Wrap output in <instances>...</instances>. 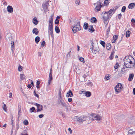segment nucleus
Listing matches in <instances>:
<instances>
[{
  "instance_id": "f257e3e1",
  "label": "nucleus",
  "mask_w": 135,
  "mask_h": 135,
  "mask_svg": "<svg viewBox=\"0 0 135 135\" xmlns=\"http://www.w3.org/2000/svg\"><path fill=\"white\" fill-rule=\"evenodd\" d=\"M116 8L111 9L108 12H105L103 16V21L104 24H105V26H107L108 23V19L110 18L116 10Z\"/></svg>"
},
{
  "instance_id": "f03ea898",
  "label": "nucleus",
  "mask_w": 135,
  "mask_h": 135,
  "mask_svg": "<svg viewBox=\"0 0 135 135\" xmlns=\"http://www.w3.org/2000/svg\"><path fill=\"white\" fill-rule=\"evenodd\" d=\"M54 15L53 14L49 20L48 32L49 33V37L50 35L51 37L53 36V19Z\"/></svg>"
},
{
  "instance_id": "7ed1b4c3",
  "label": "nucleus",
  "mask_w": 135,
  "mask_h": 135,
  "mask_svg": "<svg viewBox=\"0 0 135 135\" xmlns=\"http://www.w3.org/2000/svg\"><path fill=\"white\" fill-rule=\"evenodd\" d=\"M124 65L127 68H130L134 66V64H133L131 60L128 57H125L124 59Z\"/></svg>"
},
{
  "instance_id": "20e7f679",
  "label": "nucleus",
  "mask_w": 135,
  "mask_h": 135,
  "mask_svg": "<svg viewBox=\"0 0 135 135\" xmlns=\"http://www.w3.org/2000/svg\"><path fill=\"white\" fill-rule=\"evenodd\" d=\"M91 45L90 46V49L93 55H95L98 54L99 50L98 47H94L93 44L94 43L93 41H91Z\"/></svg>"
},
{
  "instance_id": "39448f33",
  "label": "nucleus",
  "mask_w": 135,
  "mask_h": 135,
  "mask_svg": "<svg viewBox=\"0 0 135 135\" xmlns=\"http://www.w3.org/2000/svg\"><path fill=\"white\" fill-rule=\"evenodd\" d=\"M123 88L122 84L120 83H118L115 87V89L116 94L120 93L121 91Z\"/></svg>"
},
{
  "instance_id": "423d86ee",
  "label": "nucleus",
  "mask_w": 135,
  "mask_h": 135,
  "mask_svg": "<svg viewBox=\"0 0 135 135\" xmlns=\"http://www.w3.org/2000/svg\"><path fill=\"white\" fill-rule=\"evenodd\" d=\"M90 118L89 116H81L80 117L77 118V120L80 122H81L85 120H89Z\"/></svg>"
},
{
  "instance_id": "0eeeda50",
  "label": "nucleus",
  "mask_w": 135,
  "mask_h": 135,
  "mask_svg": "<svg viewBox=\"0 0 135 135\" xmlns=\"http://www.w3.org/2000/svg\"><path fill=\"white\" fill-rule=\"evenodd\" d=\"M71 25L72 26H80V21L77 18H75L73 19L72 21H71Z\"/></svg>"
},
{
  "instance_id": "6e6552de",
  "label": "nucleus",
  "mask_w": 135,
  "mask_h": 135,
  "mask_svg": "<svg viewBox=\"0 0 135 135\" xmlns=\"http://www.w3.org/2000/svg\"><path fill=\"white\" fill-rule=\"evenodd\" d=\"M72 30L74 33H76L77 31H79L81 29L80 26H72Z\"/></svg>"
},
{
  "instance_id": "1a4fd4ad",
  "label": "nucleus",
  "mask_w": 135,
  "mask_h": 135,
  "mask_svg": "<svg viewBox=\"0 0 135 135\" xmlns=\"http://www.w3.org/2000/svg\"><path fill=\"white\" fill-rule=\"evenodd\" d=\"M58 102L59 104L61 105L62 107H66V103L62 98H58Z\"/></svg>"
},
{
  "instance_id": "9d476101",
  "label": "nucleus",
  "mask_w": 135,
  "mask_h": 135,
  "mask_svg": "<svg viewBox=\"0 0 135 135\" xmlns=\"http://www.w3.org/2000/svg\"><path fill=\"white\" fill-rule=\"evenodd\" d=\"M52 68H51L50 70V72L49 74V78L48 80V86L50 85V83L52 82Z\"/></svg>"
},
{
  "instance_id": "9b49d317",
  "label": "nucleus",
  "mask_w": 135,
  "mask_h": 135,
  "mask_svg": "<svg viewBox=\"0 0 135 135\" xmlns=\"http://www.w3.org/2000/svg\"><path fill=\"white\" fill-rule=\"evenodd\" d=\"M102 118V117L98 115L95 114L93 116V120H99Z\"/></svg>"
},
{
  "instance_id": "f8f14e48",
  "label": "nucleus",
  "mask_w": 135,
  "mask_h": 135,
  "mask_svg": "<svg viewBox=\"0 0 135 135\" xmlns=\"http://www.w3.org/2000/svg\"><path fill=\"white\" fill-rule=\"evenodd\" d=\"M35 105H36L37 107V112H39L42 110L43 106L42 105L36 103Z\"/></svg>"
},
{
  "instance_id": "ddd939ff",
  "label": "nucleus",
  "mask_w": 135,
  "mask_h": 135,
  "mask_svg": "<svg viewBox=\"0 0 135 135\" xmlns=\"http://www.w3.org/2000/svg\"><path fill=\"white\" fill-rule=\"evenodd\" d=\"M48 4L47 2L43 4L42 7L45 11H47L48 9Z\"/></svg>"
},
{
  "instance_id": "4468645a",
  "label": "nucleus",
  "mask_w": 135,
  "mask_h": 135,
  "mask_svg": "<svg viewBox=\"0 0 135 135\" xmlns=\"http://www.w3.org/2000/svg\"><path fill=\"white\" fill-rule=\"evenodd\" d=\"M7 11L9 13H11L13 12V9L12 6H8L7 7Z\"/></svg>"
},
{
  "instance_id": "2eb2a0df",
  "label": "nucleus",
  "mask_w": 135,
  "mask_h": 135,
  "mask_svg": "<svg viewBox=\"0 0 135 135\" xmlns=\"http://www.w3.org/2000/svg\"><path fill=\"white\" fill-rule=\"evenodd\" d=\"M102 7V6H100L99 5H97L94 9L95 11L97 12L99 11L100 10V8Z\"/></svg>"
},
{
  "instance_id": "dca6fc26",
  "label": "nucleus",
  "mask_w": 135,
  "mask_h": 135,
  "mask_svg": "<svg viewBox=\"0 0 135 135\" xmlns=\"http://www.w3.org/2000/svg\"><path fill=\"white\" fill-rule=\"evenodd\" d=\"M73 96V94L70 90H69L68 92L67 93L66 95V97H72Z\"/></svg>"
},
{
  "instance_id": "f3484780",
  "label": "nucleus",
  "mask_w": 135,
  "mask_h": 135,
  "mask_svg": "<svg viewBox=\"0 0 135 135\" xmlns=\"http://www.w3.org/2000/svg\"><path fill=\"white\" fill-rule=\"evenodd\" d=\"M32 32L35 35H37L38 33V31L37 29L36 28H33L32 30Z\"/></svg>"
},
{
  "instance_id": "a211bd4d",
  "label": "nucleus",
  "mask_w": 135,
  "mask_h": 135,
  "mask_svg": "<svg viewBox=\"0 0 135 135\" xmlns=\"http://www.w3.org/2000/svg\"><path fill=\"white\" fill-rule=\"evenodd\" d=\"M135 6V4L134 3H131L129 4L128 6V8L129 9H132Z\"/></svg>"
},
{
  "instance_id": "6ab92c4d",
  "label": "nucleus",
  "mask_w": 135,
  "mask_h": 135,
  "mask_svg": "<svg viewBox=\"0 0 135 135\" xmlns=\"http://www.w3.org/2000/svg\"><path fill=\"white\" fill-rule=\"evenodd\" d=\"M38 21L37 20L36 17H34L33 19V23L35 25H37Z\"/></svg>"
},
{
  "instance_id": "aec40b11",
  "label": "nucleus",
  "mask_w": 135,
  "mask_h": 135,
  "mask_svg": "<svg viewBox=\"0 0 135 135\" xmlns=\"http://www.w3.org/2000/svg\"><path fill=\"white\" fill-rule=\"evenodd\" d=\"M84 94H85L86 97H90L91 95V93L89 91H85Z\"/></svg>"
},
{
  "instance_id": "412c9836",
  "label": "nucleus",
  "mask_w": 135,
  "mask_h": 135,
  "mask_svg": "<svg viewBox=\"0 0 135 135\" xmlns=\"http://www.w3.org/2000/svg\"><path fill=\"white\" fill-rule=\"evenodd\" d=\"M134 77V74H130L128 78V80L129 81H131Z\"/></svg>"
},
{
  "instance_id": "4be33fe9",
  "label": "nucleus",
  "mask_w": 135,
  "mask_h": 135,
  "mask_svg": "<svg viewBox=\"0 0 135 135\" xmlns=\"http://www.w3.org/2000/svg\"><path fill=\"white\" fill-rule=\"evenodd\" d=\"M89 29L90 30L89 32H93L94 31V29L93 28L92 25L90 26H89Z\"/></svg>"
},
{
  "instance_id": "5701e85b",
  "label": "nucleus",
  "mask_w": 135,
  "mask_h": 135,
  "mask_svg": "<svg viewBox=\"0 0 135 135\" xmlns=\"http://www.w3.org/2000/svg\"><path fill=\"white\" fill-rule=\"evenodd\" d=\"M91 21L93 23H96L97 22V20L95 17H93L91 18Z\"/></svg>"
},
{
  "instance_id": "b1692460",
  "label": "nucleus",
  "mask_w": 135,
  "mask_h": 135,
  "mask_svg": "<svg viewBox=\"0 0 135 135\" xmlns=\"http://www.w3.org/2000/svg\"><path fill=\"white\" fill-rule=\"evenodd\" d=\"M111 47V46L109 43H108L106 45V48L107 50H109Z\"/></svg>"
},
{
  "instance_id": "393cba45",
  "label": "nucleus",
  "mask_w": 135,
  "mask_h": 135,
  "mask_svg": "<svg viewBox=\"0 0 135 135\" xmlns=\"http://www.w3.org/2000/svg\"><path fill=\"white\" fill-rule=\"evenodd\" d=\"M20 79L22 80H24L25 79V76L24 74H21L20 75Z\"/></svg>"
},
{
  "instance_id": "a878e982",
  "label": "nucleus",
  "mask_w": 135,
  "mask_h": 135,
  "mask_svg": "<svg viewBox=\"0 0 135 135\" xmlns=\"http://www.w3.org/2000/svg\"><path fill=\"white\" fill-rule=\"evenodd\" d=\"M40 40V37L38 36H37L36 37L35 39V41L37 44L38 43V42Z\"/></svg>"
},
{
  "instance_id": "bb28decb",
  "label": "nucleus",
  "mask_w": 135,
  "mask_h": 135,
  "mask_svg": "<svg viewBox=\"0 0 135 135\" xmlns=\"http://www.w3.org/2000/svg\"><path fill=\"white\" fill-rule=\"evenodd\" d=\"M131 32L129 31H127L126 32V37H129L130 35Z\"/></svg>"
},
{
  "instance_id": "cd10ccee",
  "label": "nucleus",
  "mask_w": 135,
  "mask_h": 135,
  "mask_svg": "<svg viewBox=\"0 0 135 135\" xmlns=\"http://www.w3.org/2000/svg\"><path fill=\"white\" fill-rule=\"evenodd\" d=\"M55 30L56 32L57 33H59L60 32V30L59 27H57V26H55Z\"/></svg>"
},
{
  "instance_id": "c85d7f7f",
  "label": "nucleus",
  "mask_w": 135,
  "mask_h": 135,
  "mask_svg": "<svg viewBox=\"0 0 135 135\" xmlns=\"http://www.w3.org/2000/svg\"><path fill=\"white\" fill-rule=\"evenodd\" d=\"M88 26V25L87 23H85L84 24V28L85 29H87Z\"/></svg>"
},
{
  "instance_id": "c756f323",
  "label": "nucleus",
  "mask_w": 135,
  "mask_h": 135,
  "mask_svg": "<svg viewBox=\"0 0 135 135\" xmlns=\"http://www.w3.org/2000/svg\"><path fill=\"white\" fill-rule=\"evenodd\" d=\"M100 43L104 48L105 47V43L104 41L101 40L100 41Z\"/></svg>"
},
{
  "instance_id": "7c9ffc66",
  "label": "nucleus",
  "mask_w": 135,
  "mask_h": 135,
  "mask_svg": "<svg viewBox=\"0 0 135 135\" xmlns=\"http://www.w3.org/2000/svg\"><path fill=\"white\" fill-rule=\"evenodd\" d=\"M59 98H61L62 97L61 96V90L60 87L59 89Z\"/></svg>"
},
{
  "instance_id": "2f4dec72",
  "label": "nucleus",
  "mask_w": 135,
  "mask_h": 135,
  "mask_svg": "<svg viewBox=\"0 0 135 135\" xmlns=\"http://www.w3.org/2000/svg\"><path fill=\"white\" fill-rule=\"evenodd\" d=\"M114 53V51H113V52L111 53L110 57L111 60L112 59H113V55Z\"/></svg>"
},
{
  "instance_id": "473e14b6",
  "label": "nucleus",
  "mask_w": 135,
  "mask_h": 135,
  "mask_svg": "<svg viewBox=\"0 0 135 135\" xmlns=\"http://www.w3.org/2000/svg\"><path fill=\"white\" fill-rule=\"evenodd\" d=\"M79 60L81 62H82L83 63H84L85 62V61H84V59L82 57H80L79 58Z\"/></svg>"
},
{
  "instance_id": "72a5a7b5",
  "label": "nucleus",
  "mask_w": 135,
  "mask_h": 135,
  "mask_svg": "<svg viewBox=\"0 0 135 135\" xmlns=\"http://www.w3.org/2000/svg\"><path fill=\"white\" fill-rule=\"evenodd\" d=\"M28 122L27 120L25 119L23 121V124L25 125H27L28 124Z\"/></svg>"
},
{
  "instance_id": "f704fd0d",
  "label": "nucleus",
  "mask_w": 135,
  "mask_h": 135,
  "mask_svg": "<svg viewBox=\"0 0 135 135\" xmlns=\"http://www.w3.org/2000/svg\"><path fill=\"white\" fill-rule=\"evenodd\" d=\"M119 66V64L118 63H117L115 65L114 68L115 69H115H117L118 67Z\"/></svg>"
},
{
  "instance_id": "c9c22d12",
  "label": "nucleus",
  "mask_w": 135,
  "mask_h": 135,
  "mask_svg": "<svg viewBox=\"0 0 135 135\" xmlns=\"http://www.w3.org/2000/svg\"><path fill=\"white\" fill-rule=\"evenodd\" d=\"M35 109V108L34 107H32V108H31L30 109V112H33Z\"/></svg>"
},
{
  "instance_id": "e433bc0d",
  "label": "nucleus",
  "mask_w": 135,
  "mask_h": 135,
  "mask_svg": "<svg viewBox=\"0 0 135 135\" xmlns=\"http://www.w3.org/2000/svg\"><path fill=\"white\" fill-rule=\"evenodd\" d=\"M122 73H121V72L120 71L119 73H118V75L116 76L117 78H119L120 77H121L122 75Z\"/></svg>"
},
{
  "instance_id": "4c0bfd02",
  "label": "nucleus",
  "mask_w": 135,
  "mask_h": 135,
  "mask_svg": "<svg viewBox=\"0 0 135 135\" xmlns=\"http://www.w3.org/2000/svg\"><path fill=\"white\" fill-rule=\"evenodd\" d=\"M122 73H121V72L120 71L119 73H118V75L116 76L117 78H119L120 77H121L122 75Z\"/></svg>"
},
{
  "instance_id": "58836bf2",
  "label": "nucleus",
  "mask_w": 135,
  "mask_h": 135,
  "mask_svg": "<svg viewBox=\"0 0 135 135\" xmlns=\"http://www.w3.org/2000/svg\"><path fill=\"white\" fill-rule=\"evenodd\" d=\"M3 109L4 110L5 112H6L7 107L6 106V105L4 104L3 106Z\"/></svg>"
},
{
  "instance_id": "ea45409f",
  "label": "nucleus",
  "mask_w": 135,
  "mask_h": 135,
  "mask_svg": "<svg viewBox=\"0 0 135 135\" xmlns=\"http://www.w3.org/2000/svg\"><path fill=\"white\" fill-rule=\"evenodd\" d=\"M110 26H109L107 30V35H108L109 32H110Z\"/></svg>"
},
{
  "instance_id": "a19ab883",
  "label": "nucleus",
  "mask_w": 135,
  "mask_h": 135,
  "mask_svg": "<svg viewBox=\"0 0 135 135\" xmlns=\"http://www.w3.org/2000/svg\"><path fill=\"white\" fill-rule=\"evenodd\" d=\"M22 67L21 65H19L18 67V71H22Z\"/></svg>"
},
{
  "instance_id": "79ce46f5",
  "label": "nucleus",
  "mask_w": 135,
  "mask_h": 135,
  "mask_svg": "<svg viewBox=\"0 0 135 135\" xmlns=\"http://www.w3.org/2000/svg\"><path fill=\"white\" fill-rule=\"evenodd\" d=\"M126 7L125 6H124L122 7L121 11L122 12H124L125 11V10L126 9Z\"/></svg>"
},
{
  "instance_id": "37998d69",
  "label": "nucleus",
  "mask_w": 135,
  "mask_h": 135,
  "mask_svg": "<svg viewBox=\"0 0 135 135\" xmlns=\"http://www.w3.org/2000/svg\"><path fill=\"white\" fill-rule=\"evenodd\" d=\"M75 3L76 4H77L78 5H79L80 3V0H76L75 1Z\"/></svg>"
},
{
  "instance_id": "c03bdc74",
  "label": "nucleus",
  "mask_w": 135,
  "mask_h": 135,
  "mask_svg": "<svg viewBox=\"0 0 135 135\" xmlns=\"http://www.w3.org/2000/svg\"><path fill=\"white\" fill-rule=\"evenodd\" d=\"M118 37V36L117 35H115L113 36V38L114 40H115L117 39Z\"/></svg>"
},
{
  "instance_id": "a18cd8bd",
  "label": "nucleus",
  "mask_w": 135,
  "mask_h": 135,
  "mask_svg": "<svg viewBox=\"0 0 135 135\" xmlns=\"http://www.w3.org/2000/svg\"><path fill=\"white\" fill-rule=\"evenodd\" d=\"M71 51L68 52V54L66 55V57L67 58H69L70 57V55Z\"/></svg>"
},
{
  "instance_id": "49530a36",
  "label": "nucleus",
  "mask_w": 135,
  "mask_h": 135,
  "mask_svg": "<svg viewBox=\"0 0 135 135\" xmlns=\"http://www.w3.org/2000/svg\"><path fill=\"white\" fill-rule=\"evenodd\" d=\"M104 3L106 5H107L109 4L108 1L105 0L104 2Z\"/></svg>"
},
{
  "instance_id": "de8ad7c7",
  "label": "nucleus",
  "mask_w": 135,
  "mask_h": 135,
  "mask_svg": "<svg viewBox=\"0 0 135 135\" xmlns=\"http://www.w3.org/2000/svg\"><path fill=\"white\" fill-rule=\"evenodd\" d=\"M11 48H12L14 47V41H12L11 43Z\"/></svg>"
},
{
  "instance_id": "09e8293b",
  "label": "nucleus",
  "mask_w": 135,
  "mask_h": 135,
  "mask_svg": "<svg viewBox=\"0 0 135 135\" xmlns=\"http://www.w3.org/2000/svg\"><path fill=\"white\" fill-rule=\"evenodd\" d=\"M21 112V111L20 109H19L18 111V117H19L20 116V113Z\"/></svg>"
},
{
  "instance_id": "8fccbe9b",
  "label": "nucleus",
  "mask_w": 135,
  "mask_h": 135,
  "mask_svg": "<svg viewBox=\"0 0 135 135\" xmlns=\"http://www.w3.org/2000/svg\"><path fill=\"white\" fill-rule=\"evenodd\" d=\"M122 74H123L125 72V70L124 69L122 68L121 70L120 71Z\"/></svg>"
},
{
  "instance_id": "3c124183",
  "label": "nucleus",
  "mask_w": 135,
  "mask_h": 135,
  "mask_svg": "<svg viewBox=\"0 0 135 135\" xmlns=\"http://www.w3.org/2000/svg\"><path fill=\"white\" fill-rule=\"evenodd\" d=\"M55 23L56 24H58L59 23V21L57 19H56L55 21Z\"/></svg>"
},
{
  "instance_id": "603ef678",
  "label": "nucleus",
  "mask_w": 135,
  "mask_h": 135,
  "mask_svg": "<svg viewBox=\"0 0 135 135\" xmlns=\"http://www.w3.org/2000/svg\"><path fill=\"white\" fill-rule=\"evenodd\" d=\"M68 131L70 132V134H71L72 133V130H71L70 128H68Z\"/></svg>"
},
{
  "instance_id": "864d4df0",
  "label": "nucleus",
  "mask_w": 135,
  "mask_h": 135,
  "mask_svg": "<svg viewBox=\"0 0 135 135\" xmlns=\"http://www.w3.org/2000/svg\"><path fill=\"white\" fill-rule=\"evenodd\" d=\"M122 15L121 14H119L118 15V17L119 19H120L122 17Z\"/></svg>"
},
{
  "instance_id": "5fc2aeb1",
  "label": "nucleus",
  "mask_w": 135,
  "mask_h": 135,
  "mask_svg": "<svg viewBox=\"0 0 135 135\" xmlns=\"http://www.w3.org/2000/svg\"><path fill=\"white\" fill-rule=\"evenodd\" d=\"M102 3L100 1H98L97 3V5H99L100 6H102Z\"/></svg>"
},
{
  "instance_id": "6e6d98bb",
  "label": "nucleus",
  "mask_w": 135,
  "mask_h": 135,
  "mask_svg": "<svg viewBox=\"0 0 135 135\" xmlns=\"http://www.w3.org/2000/svg\"><path fill=\"white\" fill-rule=\"evenodd\" d=\"M45 42L44 41H43L41 43V45H42L43 46H44V45H45Z\"/></svg>"
},
{
  "instance_id": "4d7b16f0",
  "label": "nucleus",
  "mask_w": 135,
  "mask_h": 135,
  "mask_svg": "<svg viewBox=\"0 0 135 135\" xmlns=\"http://www.w3.org/2000/svg\"><path fill=\"white\" fill-rule=\"evenodd\" d=\"M44 115L43 114H41L39 115L38 117L40 118H41L44 117Z\"/></svg>"
},
{
  "instance_id": "13d9d810",
  "label": "nucleus",
  "mask_w": 135,
  "mask_h": 135,
  "mask_svg": "<svg viewBox=\"0 0 135 135\" xmlns=\"http://www.w3.org/2000/svg\"><path fill=\"white\" fill-rule=\"evenodd\" d=\"M24 132H25L24 133H25V134H22L21 135H28V134L26 132V131L25 130H24Z\"/></svg>"
},
{
  "instance_id": "bf43d9fd",
  "label": "nucleus",
  "mask_w": 135,
  "mask_h": 135,
  "mask_svg": "<svg viewBox=\"0 0 135 135\" xmlns=\"http://www.w3.org/2000/svg\"><path fill=\"white\" fill-rule=\"evenodd\" d=\"M68 101L69 102H71L72 100V99L71 98H69L68 99Z\"/></svg>"
},
{
  "instance_id": "052dcab7",
  "label": "nucleus",
  "mask_w": 135,
  "mask_h": 135,
  "mask_svg": "<svg viewBox=\"0 0 135 135\" xmlns=\"http://www.w3.org/2000/svg\"><path fill=\"white\" fill-rule=\"evenodd\" d=\"M131 22H132L134 23L135 24V20L133 18H132L131 20Z\"/></svg>"
},
{
  "instance_id": "680f3d73",
  "label": "nucleus",
  "mask_w": 135,
  "mask_h": 135,
  "mask_svg": "<svg viewBox=\"0 0 135 135\" xmlns=\"http://www.w3.org/2000/svg\"><path fill=\"white\" fill-rule=\"evenodd\" d=\"M40 84V82L38 80L36 82V85H39Z\"/></svg>"
},
{
  "instance_id": "e2e57ef3",
  "label": "nucleus",
  "mask_w": 135,
  "mask_h": 135,
  "mask_svg": "<svg viewBox=\"0 0 135 135\" xmlns=\"http://www.w3.org/2000/svg\"><path fill=\"white\" fill-rule=\"evenodd\" d=\"M27 87L28 88H30L31 87V84H28V85Z\"/></svg>"
},
{
  "instance_id": "0e129e2a",
  "label": "nucleus",
  "mask_w": 135,
  "mask_h": 135,
  "mask_svg": "<svg viewBox=\"0 0 135 135\" xmlns=\"http://www.w3.org/2000/svg\"><path fill=\"white\" fill-rule=\"evenodd\" d=\"M133 94L135 95V88H134L133 89Z\"/></svg>"
},
{
  "instance_id": "69168bd1",
  "label": "nucleus",
  "mask_w": 135,
  "mask_h": 135,
  "mask_svg": "<svg viewBox=\"0 0 135 135\" xmlns=\"http://www.w3.org/2000/svg\"><path fill=\"white\" fill-rule=\"evenodd\" d=\"M106 79L107 80H109L110 79V78L108 76H107L106 77Z\"/></svg>"
},
{
  "instance_id": "338daca9",
  "label": "nucleus",
  "mask_w": 135,
  "mask_h": 135,
  "mask_svg": "<svg viewBox=\"0 0 135 135\" xmlns=\"http://www.w3.org/2000/svg\"><path fill=\"white\" fill-rule=\"evenodd\" d=\"M12 93H10L9 94V97L10 98H11L12 97Z\"/></svg>"
},
{
  "instance_id": "774afa93",
  "label": "nucleus",
  "mask_w": 135,
  "mask_h": 135,
  "mask_svg": "<svg viewBox=\"0 0 135 135\" xmlns=\"http://www.w3.org/2000/svg\"><path fill=\"white\" fill-rule=\"evenodd\" d=\"M34 95L38 98H39V96L38 94H34Z\"/></svg>"
}]
</instances>
